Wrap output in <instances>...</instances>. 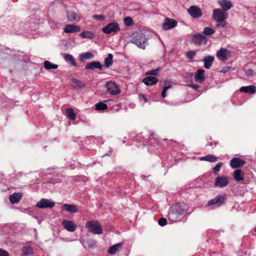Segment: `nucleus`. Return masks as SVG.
Masks as SVG:
<instances>
[{
  "mask_svg": "<svg viewBox=\"0 0 256 256\" xmlns=\"http://www.w3.org/2000/svg\"><path fill=\"white\" fill-rule=\"evenodd\" d=\"M216 22H217L216 26L218 28H222L226 26V20L216 21Z\"/></svg>",
  "mask_w": 256,
  "mask_h": 256,
  "instance_id": "42",
  "label": "nucleus"
},
{
  "mask_svg": "<svg viewBox=\"0 0 256 256\" xmlns=\"http://www.w3.org/2000/svg\"><path fill=\"white\" fill-rule=\"evenodd\" d=\"M81 242L83 244L84 246L86 248L85 245H86L88 248H93L94 246H96V242L95 240L92 239H90L88 240L85 244H83L82 242Z\"/></svg>",
  "mask_w": 256,
  "mask_h": 256,
  "instance_id": "35",
  "label": "nucleus"
},
{
  "mask_svg": "<svg viewBox=\"0 0 256 256\" xmlns=\"http://www.w3.org/2000/svg\"><path fill=\"white\" fill-rule=\"evenodd\" d=\"M158 80L155 76H148L143 79L142 82L146 86H152L157 83Z\"/></svg>",
  "mask_w": 256,
  "mask_h": 256,
  "instance_id": "22",
  "label": "nucleus"
},
{
  "mask_svg": "<svg viewBox=\"0 0 256 256\" xmlns=\"http://www.w3.org/2000/svg\"><path fill=\"white\" fill-rule=\"evenodd\" d=\"M229 183L227 177L224 176H219L216 178L214 186L216 187L222 188L226 186Z\"/></svg>",
  "mask_w": 256,
  "mask_h": 256,
  "instance_id": "10",
  "label": "nucleus"
},
{
  "mask_svg": "<svg viewBox=\"0 0 256 256\" xmlns=\"http://www.w3.org/2000/svg\"><path fill=\"white\" fill-rule=\"evenodd\" d=\"M102 66L99 62H92L86 64L85 68L87 70H93L94 68H97L101 70Z\"/></svg>",
  "mask_w": 256,
  "mask_h": 256,
  "instance_id": "19",
  "label": "nucleus"
},
{
  "mask_svg": "<svg viewBox=\"0 0 256 256\" xmlns=\"http://www.w3.org/2000/svg\"><path fill=\"white\" fill-rule=\"evenodd\" d=\"M92 18L95 20L103 21L105 20L106 17L102 14H94L92 16Z\"/></svg>",
  "mask_w": 256,
  "mask_h": 256,
  "instance_id": "43",
  "label": "nucleus"
},
{
  "mask_svg": "<svg viewBox=\"0 0 256 256\" xmlns=\"http://www.w3.org/2000/svg\"><path fill=\"white\" fill-rule=\"evenodd\" d=\"M216 56L220 60H225L230 57V52L225 48H221L217 52Z\"/></svg>",
  "mask_w": 256,
  "mask_h": 256,
  "instance_id": "11",
  "label": "nucleus"
},
{
  "mask_svg": "<svg viewBox=\"0 0 256 256\" xmlns=\"http://www.w3.org/2000/svg\"><path fill=\"white\" fill-rule=\"evenodd\" d=\"M108 100L104 101V102H100L96 104V110H106L108 108L107 105L104 103L108 102Z\"/></svg>",
  "mask_w": 256,
  "mask_h": 256,
  "instance_id": "34",
  "label": "nucleus"
},
{
  "mask_svg": "<svg viewBox=\"0 0 256 256\" xmlns=\"http://www.w3.org/2000/svg\"><path fill=\"white\" fill-rule=\"evenodd\" d=\"M200 160H206L210 162H216L218 160V158L214 155L208 154L200 158Z\"/></svg>",
  "mask_w": 256,
  "mask_h": 256,
  "instance_id": "31",
  "label": "nucleus"
},
{
  "mask_svg": "<svg viewBox=\"0 0 256 256\" xmlns=\"http://www.w3.org/2000/svg\"><path fill=\"white\" fill-rule=\"evenodd\" d=\"M75 88H82L84 86V84L79 80L74 78L72 80Z\"/></svg>",
  "mask_w": 256,
  "mask_h": 256,
  "instance_id": "39",
  "label": "nucleus"
},
{
  "mask_svg": "<svg viewBox=\"0 0 256 256\" xmlns=\"http://www.w3.org/2000/svg\"><path fill=\"white\" fill-rule=\"evenodd\" d=\"M44 67L47 70H56L58 68V65L54 64L48 60H45L44 62Z\"/></svg>",
  "mask_w": 256,
  "mask_h": 256,
  "instance_id": "30",
  "label": "nucleus"
},
{
  "mask_svg": "<svg viewBox=\"0 0 256 256\" xmlns=\"http://www.w3.org/2000/svg\"><path fill=\"white\" fill-rule=\"evenodd\" d=\"M94 58V54L90 52H86L82 54L80 57L81 62H84L86 60L92 59Z\"/></svg>",
  "mask_w": 256,
  "mask_h": 256,
  "instance_id": "32",
  "label": "nucleus"
},
{
  "mask_svg": "<svg viewBox=\"0 0 256 256\" xmlns=\"http://www.w3.org/2000/svg\"><path fill=\"white\" fill-rule=\"evenodd\" d=\"M192 39L193 42L198 45L206 44L207 39L206 36L201 33H196L192 35Z\"/></svg>",
  "mask_w": 256,
  "mask_h": 256,
  "instance_id": "7",
  "label": "nucleus"
},
{
  "mask_svg": "<svg viewBox=\"0 0 256 256\" xmlns=\"http://www.w3.org/2000/svg\"><path fill=\"white\" fill-rule=\"evenodd\" d=\"M188 86L196 90L199 88V86L196 84H190L188 85Z\"/></svg>",
  "mask_w": 256,
  "mask_h": 256,
  "instance_id": "50",
  "label": "nucleus"
},
{
  "mask_svg": "<svg viewBox=\"0 0 256 256\" xmlns=\"http://www.w3.org/2000/svg\"><path fill=\"white\" fill-rule=\"evenodd\" d=\"M140 100H143L144 101V102H146L148 101L146 98L143 94L140 96Z\"/></svg>",
  "mask_w": 256,
  "mask_h": 256,
  "instance_id": "52",
  "label": "nucleus"
},
{
  "mask_svg": "<svg viewBox=\"0 0 256 256\" xmlns=\"http://www.w3.org/2000/svg\"><path fill=\"white\" fill-rule=\"evenodd\" d=\"M113 56L111 54H108V57L104 58V65L108 68L112 64Z\"/></svg>",
  "mask_w": 256,
  "mask_h": 256,
  "instance_id": "33",
  "label": "nucleus"
},
{
  "mask_svg": "<svg viewBox=\"0 0 256 256\" xmlns=\"http://www.w3.org/2000/svg\"><path fill=\"white\" fill-rule=\"evenodd\" d=\"M222 164V162L218 163L216 166L213 168V172L214 174H217L220 170Z\"/></svg>",
  "mask_w": 256,
  "mask_h": 256,
  "instance_id": "44",
  "label": "nucleus"
},
{
  "mask_svg": "<svg viewBox=\"0 0 256 256\" xmlns=\"http://www.w3.org/2000/svg\"><path fill=\"white\" fill-rule=\"evenodd\" d=\"M195 55V52L192 50L188 51L186 54L187 58L190 60H192Z\"/></svg>",
  "mask_w": 256,
  "mask_h": 256,
  "instance_id": "46",
  "label": "nucleus"
},
{
  "mask_svg": "<svg viewBox=\"0 0 256 256\" xmlns=\"http://www.w3.org/2000/svg\"><path fill=\"white\" fill-rule=\"evenodd\" d=\"M224 200L225 198L224 196L222 195H218L216 196L214 198L209 200L208 203V206H212L215 204H218V206H220L224 202Z\"/></svg>",
  "mask_w": 256,
  "mask_h": 256,
  "instance_id": "16",
  "label": "nucleus"
},
{
  "mask_svg": "<svg viewBox=\"0 0 256 256\" xmlns=\"http://www.w3.org/2000/svg\"><path fill=\"white\" fill-rule=\"evenodd\" d=\"M177 24L178 22L175 20L166 18L162 24V27L164 30H168L176 27Z\"/></svg>",
  "mask_w": 256,
  "mask_h": 256,
  "instance_id": "12",
  "label": "nucleus"
},
{
  "mask_svg": "<svg viewBox=\"0 0 256 256\" xmlns=\"http://www.w3.org/2000/svg\"><path fill=\"white\" fill-rule=\"evenodd\" d=\"M79 36L83 38H88L90 40L96 37L94 33L88 30H84L80 34Z\"/></svg>",
  "mask_w": 256,
  "mask_h": 256,
  "instance_id": "25",
  "label": "nucleus"
},
{
  "mask_svg": "<svg viewBox=\"0 0 256 256\" xmlns=\"http://www.w3.org/2000/svg\"><path fill=\"white\" fill-rule=\"evenodd\" d=\"M148 38L142 32L140 31L133 33L130 36V42L136 45L138 48L144 50L148 44Z\"/></svg>",
  "mask_w": 256,
  "mask_h": 256,
  "instance_id": "2",
  "label": "nucleus"
},
{
  "mask_svg": "<svg viewBox=\"0 0 256 256\" xmlns=\"http://www.w3.org/2000/svg\"><path fill=\"white\" fill-rule=\"evenodd\" d=\"M67 18L68 20L70 22H74L75 20L79 21L80 18L78 16L77 14L72 11L67 12H66Z\"/></svg>",
  "mask_w": 256,
  "mask_h": 256,
  "instance_id": "28",
  "label": "nucleus"
},
{
  "mask_svg": "<svg viewBox=\"0 0 256 256\" xmlns=\"http://www.w3.org/2000/svg\"><path fill=\"white\" fill-rule=\"evenodd\" d=\"M244 163L245 162L242 160L238 158H236L230 160V166L233 168H237L242 167Z\"/></svg>",
  "mask_w": 256,
  "mask_h": 256,
  "instance_id": "17",
  "label": "nucleus"
},
{
  "mask_svg": "<svg viewBox=\"0 0 256 256\" xmlns=\"http://www.w3.org/2000/svg\"><path fill=\"white\" fill-rule=\"evenodd\" d=\"M240 92L254 94L256 92V87L252 85L242 86L240 88Z\"/></svg>",
  "mask_w": 256,
  "mask_h": 256,
  "instance_id": "23",
  "label": "nucleus"
},
{
  "mask_svg": "<svg viewBox=\"0 0 256 256\" xmlns=\"http://www.w3.org/2000/svg\"><path fill=\"white\" fill-rule=\"evenodd\" d=\"M160 69V67H158L156 69L148 70L146 72V75H150L154 76H158Z\"/></svg>",
  "mask_w": 256,
  "mask_h": 256,
  "instance_id": "38",
  "label": "nucleus"
},
{
  "mask_svg": "<svg viewBox=\"0 0 256 256\" xmlns=\"http://www.w3.org/2000/svg\"><path fill=\"white\" fill-rule=\"evenodd\" d=\"M214 60V57L212 56H206L202 60L204 62L205 68L208 69L212 66Z\"/></svg>",
  "mask_w": 256,
  "mask_h": 256,
  "instance_id": "26",
  "label": "nucleus"
},
{
  "mask_svg": "<svg viewBox=\"0 0 256 256\" xmlns=\"http://www.w3.org/2000/svg\"><path fill=\"white\" fill-rule=\"evenodd\" d=\"M188 12L194 18H198L202 16L201 10L197 6H192L188 9Z\"/></svg>",
  "mask_w": 256,
  "mask_h": 256,
  "instance_id": "9",
  "label": "nucleus"
},
{
  "mask_svg": "<svg viewBox=\"0 0 256 256\" xmlns=\"http://www.w3.org/2000/svg\"><path fill=\"white\" fill-rule=\"evenodd\" d=\"M253 74V70L252 69H248L246 71V74L247 76H252Z\"/></svg>",
  "mask_w": 256,
  "mask_h": 256,
  "instance_id": "51",
  "label": "nucleus"
},
{
  "mask_svg": "<svg viewBox=\"0 0 256 256\" xmlns=\"http://www.w3.org/2000/svg\"><path fill=\"white\" fill-rule=\"evenodd\" d=\"M64 58V60L68 63H69L71 65L74 66H77V64L76 62V60L72 54H65Z\"/></svg>",
  "mask_w": 256,
  "mask_h": 256,
  "instance_id": "27",
  "label": "nucleus"
},
{
  "mask_svg": "<svg viewBox=\"0 0 256 256\" xmlns=\"http://www.w3.org/2000/svg\"><path fill=\"white\" fill-rule=\"evenodd\" d=\"M214 30L210 28L206 27L204 28L202 34L205 36H211L214 34Z\"/></svg>",
  "mask_w": 256,
  "mask_h": 256,
  "instance_id": "40",
  "label": "nucleus"
},
{
  "mask_svg": "<svg viewBox=\"0 0 256 256\" xmlns=\"http://www.w3.org/2000/svg\"><path fill=\"white\" fill-rule=\"evenodd\" d=\"M48 23L50 27L53 29H55L58 27L59 24L55 22L54 20L50 19Z\"/></svg>",
  "mask_w": 256,
  "mask_h": 256,
  "instance_id": "41",
  "label": "nucleus"
},
{
  "mask_svg": "<svg viewBox=\"0 0 256 256\" xmlns=\"http://www.w3.org/2000/svg\"><path fill=\"white\" fill-rule=\"evenodd\" d=\"M62 209L71 213H76L78 211L77 206L67 204H63Z\"/></svg>",
  "mask_w": 256,
  "mask_h": 256,
  "instance_id": "21",
  "label": "nucleus"
},
{
  "mask_svg": "<svg viewBox=\"0 0 256 256\" xmlns=\"http://www.w3.org/2000/svg\"><path fill=\"white\" fill-rule=\"evenodd\" d=\"M228 16V12L221 8H216L213 10L212 18L215 22L226 20Z\"/></svg>",
  "mask_w": 256,
  "mask_h": 256,
  "instance_id": "4",
  "label": "nucleus"
},
{
  "mask_svg": "<svg viewBox=\"0 0 256 256\" xmlns=\"http://www.w3.org/2000/svg\"><path fill=\"white\" fill-rule=\"evenodd\" d=\"M158 223L159 225H160V226H164L166 224V220L165 218H160L159 219V220L158 221Z\"/></svg>",
  "mask_w": 256,
  "mask_h": 256,
  "instance_id": "47",
  "label": "nucleus"
},
{
  "mask_svg": "<svg viewBox=\"0 0 256 256\" xmlns=\"http://www.w3.org/2000/svg\"><path fill=\"white\" fill-rule=\"evenodd\" d=\"M66 112L69 118H71L72 120H76V114L72 108H67Z\"/></svg>",
  "mask_w": 256,
  "mask_h": 256,
  "instance_id": "36",
  "label": "nucleus"
},
{
  "mask_svg": "<svg viewBox=\"0 0 256 256\" xmlns=\"http://www.w3.org/2000/svg\"><path fill=\"white\" fill-rule=\"evenodd\" d=\"M204 70L202 69H200L194 74V80L199 83H202L204 80Z\"/></svg>",
  "mask_w": 256,
  "mask_h": 256,
  "instance_id": "18",
  "label": "nucleus"
},
{
  "mask_svg": "<svg viewBox=\"0 0 256 256\" xmlns=\"http://www.w3.org/2000/svg\"><path fill=\"white\" fill-rule=\"evenodd\" d=\"M124 22L126 25L130 26L132 24V19L130 18H124Z\"/></svg>",
  "mask_w": 256,
  "mask_h": 256,
  "instance_id": "49",
  "label": "nucleus"
},
{
  "mask_svg": "<svg viewBox=\"0 0 256 256\" xmlns=\"http://www.w3.org/2000/svg\"><path fill=\"white\" fill-rule=\"evenodd\" d=\"M22 198L20 192H14L9 196V200L12 204L18 203Z\"/></svg>",
  "mask_w": 256,
  "mask_h": 256,
  "instance_id": "20",
  "label": "nucleus"
},
{
  "mask_svg": "<svg viewBox=\"0 0 256 256\" xmlns=\"http://www.w3.org/2000/svg\"><path fill=\"white\" fill-rule=\"evenodd\" d=\"M55 205V202L49 199L42 198L38 201L36 206L40 208H52Z\"/></svg>",
  "mask_w": 256,
  "mask_h": 256,
  "instance_id": "8",
  "label": "nucleus"
},
{
  "mask_svg": "<svg viewBox=\"0 0 256 256\" xmlns=\"http://www.w3.org/2000/svg\"><path fill=\"white\" fill-rule=\"evenodd\" d=\"M170 88H172V86H168L164 87L161 94L162 98H165L166 96V91L168 89Z\"/></svg>",
  "mask_w": 256,
  "mask_h": 256,
  "instance_id": "45",
  "label": "nucleus"
},
{
  "mask_svg": "<svg viewBox=\"0 0 256 256\" xmlns=\"http://www.w3.org/2000/svg\"><path fill=\"white\" fill-rule=\"evenodd\" d=\"M106 88L107 91L112 95H116L120 93L119 86L114 82H107L106 84Z\"/></svg>",
  "mask_w": 256,
  "mask_h": 256,
  "instance_id": "6",
  "label": "nucleus"
},
{
  "mask_svg": "<svg viewBox=\"0 0 256 256\" xmlns=\"http://www.w3.org/2000/svg\"><path fill=\"white\" fill-rule=\"evenodd\" d=\"M62 224L64 228L70 232H74L76 228V224L72 220H63Z\"/></svg>",
  "mask_w": 256,
  "mask_h": 256,
  "instance_id": "14",
  "label": "nucleus"
},
{
  "mask_svg": "<svg viewBox=\"0 0 256 256\" xmlns=\"http://www.w3.org/2000/svg\"><path fill=\"white\" fill-rule=\"evenodd\" d=\"M0 256H9V254L6 250L0 248Z\"/></svg>",
  "mask_w": 256,
  "mask_h": 256,
  "instance_id": "48",
  "label": "nucleus"
},
{
  "mask_svg": "<svg viewBox=\"0 0 256 256\" xmlns=\"http://www.w3.org/2000/svg\"><path fill=\"white\" fill-rule=\"evenodd\" d=\"M122 243H118L110 246L108 250V253L111 254H116L122 248Z\"/></svg>",
  "mask_w": 256,
  "mask_h": 256,
  "instance_id": "24",
  "label": "nucleus"
},
{
  "mask_svg": "<svg viewBox=\"0 0 256 256\" xmlns=\"http://www.w3.org/2000/svg\"><path fill=\"white\" fill-rule=\"evenodd\" d=\"M233 176L234 180L237 182L243 180L244 178V174L240 170H235L233 174Z\"/></svg>",
  "mask_w": 256,
  "mask_h": 256,
  "instance_id": "29",
  "label": "nucleus"
},
{
  "mask_svg": "<svg viewBox=\"0 0 256 256\" xmlns=\"http://www.w3.org/2000/svg\"><path fill=\"white\" fill-rule=\"evenodd\" d=\"M63 30L66 34H74L80 32V28L77 25L68 24H66Z\"/></svg>",
  "mask_w": 256,
  "mask_h": 256,
  "instance_id": "13",
  "label": "nucleus"
},
{
  "mask_svg": "<svg viewBox=\"0 0 256 256\" xmlns=\"http://www.w3.org/2000/svg\"><path fill=\"white\" fill-rule=\"evenodd\" d=\"M218 2L222 8L221 9L226 12L228 10L233 6L232 4L229 0H218Z\"/></svg>",
  "mask_w": 256,
  "mask_h": 256,
  "instance_id": "15",
  "label": "nucleus"
},
{
  "mask_svg": "<svg viewBox=\"0 0 256 256\" xmlns=\"http://www.w3.org/2000/svg\"><path fill=\"white\" fill-rule=\"evenodd\" d=\"M88 230L95 234H102V226L98 220L88 221L86 224Z\"/></svg>",
  "mask_w": 256,
  "mask_h": 256,
  "instance_id": "3",
  "label": "nucleus"
},
{
  "mask_svg": "<svg viewBox=\"0 0 256 256\" xmlns=\"http://www.w3.org/2000/svg\"><path fill=\"white\" fill-rule=\"evenodd\" d=\"M120 30L118 24L116 22H112L108 24L104 27L102 31L106 34H110L112 33H116Z\"/></svg>",
  "mask_w": 256,
  "mask_h": 256,
  "instance_id": "5",
  "label": "nucleus"
},
{
  "mask_svg": "<svg viewBox=\"0 0 256 256\" xmlns=\"http://www.w3.org/2000/svg\"><path fill=\"white\" fill-rule=\"evenodd\" d=\"M22 252L24 256H30L32 254L33 250L30 246H24L22 248Z\"/></svg>",
  "mask_w": 256,
  "mask_h": 256,
  "instance_id": "37",
  "label": "nucleus"
},
{
  "mask_svg": "<svg viewBox=\"0 0 256 256\" xmlns=\"http://www.w3.org/2000/svg\"><path fill=\"white\" fill-rule=\"evenodd\" d=\"M186 213V210L183 206L176 204H173L170 209L168 214V218L172 222H176L180 220Z\"/></svg>",
  "mask_w": 256,
  "mask_h": 256,
  "instance_id": "1",
  "label": "nucleus"
}]
</instances>
